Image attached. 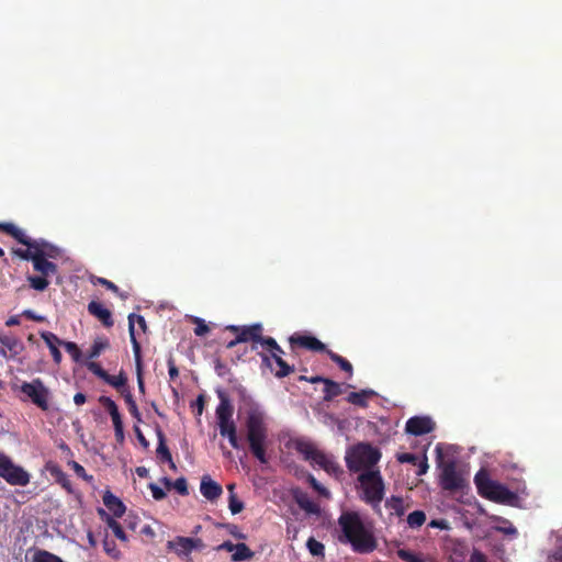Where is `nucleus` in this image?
Returning a JSON list of instances; mask_svg holds the SVG:
<instances>
[{
  "label": "nucleus",
  "mask_w": 562,
  "mask_h": 562,
  "mask_svg": "<svg viewBox=\"0 0 562 562\" xmlns=\"http://www.w3.org/2000/svg\"><path fill=\"white\" fill-rule=\"evenodd\" d=\"M124 397V401L128 407V412L130 414L137 420V422H142V415L138 411V407H137V404L136 402L134 401L133 398V395L131 393V391H123V395Z\"/></svg>",
  "instance_id": "obj_41"
},
{
  "label": "nucleus",
  "mask_w": 562,
  "mask_h": 562,
  "mask_svg": "<svg viewBox=\"0 0 562 562\" xmlns=\"http://www.w3.org/2000/svg\"><path fill=\"white\" fill-rule=\"evenodd\" d=\"M161 482L167 486V488L173 487L182 496H187L189 494L188 483L184 477H178L173 482L168 477H162Z\"/></svg>",
  "instance_id": "obj_38"
},
{
  "label": "nucleus",
  "mask_w": 562,
  "mask_h": 562,
  "mask_svg": "<svg viewBox=\"0 0 562 562\" xmlns=\"http://www.w3.org/2000/svg\"><path fill=\"white\" fill-rule=\"evenodd\" d=\"M381 459V451L370 443L360 442L347 450L345 460L350 472L375 470L374 465Z\"/></svg>",
  "instance_id": "obj_4"
},
{
  "label": "nucleus",
  "mask_w": 562,
  "mask_h": 562,
  "mask_svg": "<svg viewBox=\"0 0 562 562\" xmlns=\"http://www.w3.org/2000/svg\"><path fill=\"white\" fill-rule=\"evenodd\" d=\"M289 341L292 347L297 346L317 352H326L328 350L321 340L311 335L294 334L289 338Z\"/></svg>",
  "instance_id": "obj_18"
},
{
  "label": "nucleus",
  "mask_w": 562,
  "mask_h": 562,
  "mask_svg": "<svg viewBox=\"0 0 562 562\" xmlns=\"http://www.w3.org/2000/svg\"><path fill=\"white\" fill-rule=\"evenodd\" d=\"M70 465H71L72 470L75 471V473L77 474V476L83 479L88 483H92L94 481L93 476L90 474H87L85 468L81 464H79L78 462L72 461V462H70Z\"/></svg>",
  "instance_id": "obj_48"
},
{
  "label": "nucleus",
  "mask_w": 562,
  "mask_h": 562,
  "mask_svg": "<svg viewBox=\"0 0 562 562\" xmlns=\"http://www.w3.org/2000/svg\"><path fill=\"white\" fill-rule=\"evenodd\" d=\"M103 381L117 390L122 395L123 391H130L127 386V376L124 371H121L117 375H111L108 373Z\"/></svg>",
  "instance_id": "obj_33"
},
{
  "label": "nucleus",
  "mask_w": 562,
  "mask_h": 562,
  "mask_svg": "<svg viewBox=\"0 0 562 562\" xmlns=\"http://www.w3.org/2000/svg\"><path fill=\"white\" fill-rule=\"evenodd\" d=\"M110 347L109 339L106 337H97L89 350L88 358H98L101 352Z\"/></svg>",
  "instance_id": "obj_37"
},
{
  "label": "nucleus",
  "mask_w": 562,
  "mask_h": 562,
  "mask_svg": "<svg viewBox=\"0 0 562 562\" xmlns=\"http://www.w3.org/2000/svg\"><path fill=\"white\" fill-rule=\"evenodd\" d=\"M41 338L45 341L47 347L49 348L53 360L56 364L61 362L63 356L58 346H63V340H60L54 333L52 331H42Z\"/></svg>",
  "instance_id": "obj_22"
},
{
  "label": "nucleus",
  "mask_w": 562,
  "mask_h": 562,
  "mask_svg": "<svg viewBox=\"0 0 562 562\" xmlns=\"http://www.w3.org/2000/svg\"><path fill=\"white\" fill-rule=\"evenodd\" d=\"M99 402L101 403V405L105 408V411L111 416L113 425L123 423L122 416L119 412V407H117L116 403L111 397L102 395L99 397Z\"/></svg>",
  "instance_id": "obj_28"
},
{
  "label": "nucleus",
  "mask_w": 562,
  "mask_h": 562,
  "mask_svg": "<svg viewBox=\"0 0 562 562\" xmlns=\"http://www.w3.org/2000/svg\"><path fill=\"white\" fill-rule=\"evenodd\" d=\"M19 234L20 235L18 236V238L14 239L26 247L34 248V252L40 254L42 258L49 259L57 258L59 256V249L55 245L44 239L33 240L30 237H27L25 233L20 228Z\"/></svg>",
  "instance_id": "obj_13"
},
{
  "label": "nucleus",
  "mask_w": 562,
  "mask_h": 562,
  "mask_svg": "<svg viewBox=\"0 0 562 562\" xmlns=\"http://www.w3.org/2000/svg\"><path fill=\"white\" fill-rule=\"evenodd\" d=\"M234 484H229L227 486V490L229 491V499H228V507L233 515L239 514L244 509V503L239 501L236 495L234 494Z\"/></svg>",
  "instance_id": "obj_42"
},
{
  "label": "nucleus",
  "mask_w": 562,
  "mask_h": 562,
  "mask_svg": "<svg viewBox=\"0 0 562 562\" xmlns=\"http://www.w3.org/2000/svg\"><path fill=\"white\" fill-rule=\"evenodd\" d=\"M326 353L330 358L333 362H335L342 371L348 373V376L351 378L353 374V368L352 364L344 357L339 356L338 353L326 350Z\"/></svg>",
  "instance_id": "obj_39"
},
{
  "label": "nucleus",
  "mask_w": 562,
  "mask_h": 562,
  "mask_svg": "<svg viewBox=\"0 0 562 562\" xmlns=\"http://www.w3.org/2000/svg\"><path fill=\"white\" fill-rule=\"evenodd\" d=\"M134 316H135V314H130V316H128V330H130L131 342L133 346L136 370L140 371L142 370V353H140V345L135 337Z\"/></svg>",
  "instance_id": "obj_26"
},
{
  "label": "nucleus",
  "mask_w": 562,
  "mask_h": 562,
  "mask_svg": "<svg viewBox=\"0 0 562 562\" xmlns=\"http://www.w3.org/2000/svg\"><path fill=\"white\" fill-rule=\"evenodd\" d=\"M426 521V514L423 510H414L407 516V524L411 528H419Z\"/></svg>",
  "instance_id": "obj_44"
},
{
  "label": "nucleus",
  "mask_w": 562,
  "mask_h": 562,
  "mask_svg": "<svg viewBox=\"0 0 562 562\" xmlns=\"http://www.w3.org/2000/svg\"><path fill=\"white\" fill-rule=\"evenodd\" d=\"M12 390L20 393L21 401H30L44 412L49 409L50 391L40 378L33 379L31 382H22L20 385H13Z\"/></svg>",
  "instance_id": "obj_8"
},
{
  "label": "nucleus",
  "mask_w": 562,
  "mask_h": 562,
  "mask_svg": "<svg viewBox=\"0 0 562 562\" xmlns=\"http://www.w3.org/2000/svg\"><path fill=\"white\" fill-rule=\"evenodd\" d=\"M244 427L250 453L261 464H267L269 462L267 456L269 428L266 413L258 406L249 407L246 412Z\"/></svg>",
  "instance_id": "obj_2"
},
{
  "label": "nucleus",
  "mask_w": 562,
  "mask_h": 562,
  "mask_svg": "<svg viewBox=\"0 0 562 562\" xmlns=\"http://www.w3.org/2000/svg\"><path fill=\"white\" fill-rule=\"evenodd\" d=\"M228 532L236 539L245 540L247 537L240 532L236 525H227Z\"/></svg>",
  "instance_id": "obj_61"
},
{
  "label": "nucleus",
  "mask_w": 562,
  "mask_h": 562,
  "mask_svg": "<svg viewBox=\"0 0 562 562\" xmlns=\"http://www.w3.org/2000/svg\"><path fill=\"white\" fill-rule=\"evenodd\" d=\"M294 449L302 454L305 461H308L313 467L317 465L329 475L339 477L344 473L334 456L317 449L311 441L297 439L294 441Z\"/></svg>",
  "instance_id": "obj_3"
},
{
  "label": "nucleus",
  "mask_w": 562,
  "mask_h": 562,
  "mask_svg": "<svg viewBox=\"0 0 562 562\" xmlns=\"http://www.w3.org/2000/svg\"><path fill=\"white\" fill-rule=\"evenodd\" d=\"M93 282L105 286L108 290L112 291L113 293L117 294L120 291V289L116 284H114L112 281H110L105 278L98 277V278H95V280Z\"/></svg>",
  "instance_id": "obj_56"
},
{
  "label": "nucleus",
  "mask_w": 562,
  "mask_h": 562,
  "mask_svg": "<svg viewBox=\"0 0 562 562\" xmlns=\"http://www.w3.org/2000/svg\"><path fill=\"white\" fill-rule=\"evenodd\" d=\"M263 327L260 323H256L248 326H241L239 334L237 335V341L241 342H252V344H262V339L266 337L262 336Z\"/></svg>",
  "instance_id": "obj_19"
},
{
  "label": "nucleus",
  "mask_w": 562,
  "mask_h": 562,
  "mask_svg": "<svg viewBox=\"0 0 562 562\" xmlns=\"http://www.w3.org/2000/svg\"><path fill=\"white\" fill-rule=\"evenodd\" d=\"M194 324L196 325L194 328V334L196 336H204L210 331V327L205 324L204 319L195 317Z\"/></svg>",
  "instance_id": "obj_53"
},
{
  "label": "nucleus",
  "mask_w": 562,
  "mask_h": 562,
  "mask_svg": "<svg viewBox=\"0 0 562 562\" xmlns=\"http://www.w3.org/2000/svg\"><path fill=\"white\" fill-rule=\"evenodd\" d=\"M474 482L479 494L492 502L514 505L518 498L516 493L510 491L507 486L491 480L483 471L475 474Z\"/></svg>",
  "instance_id": "obj_6"
},
{
  "label": "nucleus",
  "mask_w": 562,
  "mask_h": 562,
  "mask_svg": "<svg viewBox=\"0 0 562 562\" xmlns=\"http://www.w3.org/2000/svg\"><path fill=\"white\" fill-rule=\"evenodd\" d=\"M340 543L350 544L356 553L367 554L378 548L373 532L367 528L357 512H344L338 518Z\"/></svg>",
  "instance_id": "obj_1"
},
{
  "label": "nucleus",
  "mask_w": 562,
  "mask_h": 562,
  "mask_svg": "<svg viewBox=\"0 0 562 562\" xmlns=\"http://www.w3.org/2000/svg\"><path fill=\"white\" fill-rule=\"evenodd\" d=\"M502 521L506 525L504 527L502 526H496L495 527V530L501 532V533H504V535H507V536H517V529L516 527L507 519H502Z\"/></svg>",
  "instance_id": "obj_49"
},
{
  "label": "nucleus",
  "mask_w": 562,
  "mask_h": 562,
  "mask_svg": "<svg viewBox=\"0 0 562 562\" xmlns=\"http://www.w3.org/2000/svg\"><path fill=\"white\" fill-rule=\"evenodd\" d=\"M0 356L3 358H15L24 350V345L20 338L13 335H0Z\"/></svg>",
  "instance_id": "obj_16"
},
{
  "label": "nucleus",
  "mask_w": 562,
  "mask_h": 562,
  "mask_svg": "<svg viewBox=\"0 0 562 562\" xmlns=\"http://www.w3.org/2000/svg\"><path fill=\"white\" fill-rule=\"evenodd\" d=\"M148 487L151 491V495H153L154 499L161 501V499H164L166 497V492L160 486H158L157 484L150 483L148 485Z\"/></svg>",
  "instance_id": "obj_57"
},
{
  "label": "nucleus",
  "mask_w": 562,
  "mask_h": 562,
  "mask_svg": "<svg viewBox=\"0 0 562 562\" xmlns=\"http://www.w3.org/2000/svg\"><path fill=\"white\" fill-rule=\"evenodd\" d=\"M99 514L101 517H105V522H106L108 527L113 531L114 536L119 540L126 542L127 536H126L125 531L123 530L122 526L120 525V522H117L113 517L108 515L106 512L102 508L99 509Z\"/></svg>",
  "instance_id": "obj_32"
},
{
  "label": "nucleus",
  "mask_w": 562,
  "mask_h": 562,
  "mask_svg": "<svg viewBox=\"0 0 562 562\" xmlns=\"http://www.w3.org/2000/svg\"><path fill=\"white\" fill-rule=\"evenodd\" d=\"M114 435L117 442L122 443L124 441V426L122 424L113 425Z\"/></svg>",
  "instance_id": "obj_63"
},
{
  "label": "nucleus",
  "mask_w": 562,
  "mask_h": 562,
  "mask_svg": "<svg viewBox=\"0 0 562 562\" xmlns=\"http://www.w3.org/2000/svg\"><path fill=\"white\" fill-rule=\"evenodd\" d=\"M254 555L255 552L246 543L239 542L236 543L235 552L232 554L231 560L233 562L249 561Z\"/></svg>",
  "instance_id": "obj_34"
},
{
  "label": "nucleus",
  "mask_w": 562,
  "mask_h": 562,
  "mask_svg": "<svg viewBox=\"0 0 562 562\" xmlns=\"http://www.w3.org/2000/svg\"><path fill=\"white\" fill-rule=\"evenodd\" d=\"M220 404L216 407L215 415L220 435L228 439L234 449H240V440L237 436V426L233 420L234 406L223 391L217 392Z\"/></svg>",
  "instance_id": "obj_5"
},
{
  "label": "nucleus",
  "mask_w": 562,
  "mask_h": 562,
  "mask_svg": "<svg viewBox=\"0 0 562 562\" xmlns=\"http://www.w3.org/2000/svg\"><path fill=\"white\" fill-rule=\"evenodd\" d=\"M306 547L313 557L325 555V546L322 542L314 539L313 537L308 538Z\"/></svg>",
  "instance_id": "obj_45"
},
{
  "label": "nucleus",
  "mask_w": 562,
  "mask_h": 562,
  "mask_svg": "<svg viewBox=\"0 0 562 562\" xmlns=\"http://www.w3.org/2000/svg\"><path fill=\"white\" fill-rule=\"evenodd\" d=\"M14 254L23 260L33 261L36 252H34V248L27 247L26 249H16Z\"/></svg>",
  "instance_id": "obj_55"
},
{
  "label": "nucleus",
  "mask_w": 562,
  "mask_h": 562,
  "mask_svg": "<svg viewBox=\"0 0 562 562\" xmlns=\"http://www.w3.org/2000/svg\"><path fill=\"white\" fill-rule=\"evenodd\" d=\"M375 395L376 393L373 390H361L359 392L349 393L346 400L352 405L366 408L368 406V400Z\"/></svg>",
  "instance_id": "obj_25"
},
{
  "label": "nucleus",
  "mask_w": 562,
  "mask_h": 562,
  "mask_svg": "<svg viewBox=\"0 0 562 562\" xmlns=\"http://www.w3.org/2000/svg\"><path fill=\"white\" fill-rule=\"evenodd\" d=\"M99 402L101 403V405L105 408V411L111 416L113 425L123 423L122 416L119 412V407H117L116 403L111 397L102 395L99 397Z\"/></svg>",
  "instance_id": "obj_29"
},
{
  "label": "nucleus",
  "mask_w": 562,
  "mask_h": 562,
  "mask_svg": "<svg viewBox=\"0 0 562 562\" xmlns=\"http://www.w3.org/2000/svg\"><path fill=\"white\" fill-rule=\"evenodd\" d=\"M87 368L90 372H92L94 375H97L101 380H104L105 376L108 375V372L98 362L90 361L87 363Z\"/></svg>",
  "instance_id": "obj_50"
},
{
  "label": "nucleus",
  "mask_w": 562,
  "mask_h": 562,
  "mask_svg": "<svg viewBox=\"0 0 562 562\" xmlns=\"http://www.w3.org/2000/svg\"><path fill=\"white\" fill-rule=\"evenodd\" d=\"M262 348L266 351L259 352V357L261 358V363L266 368L273 371V367L271 363V358L273 357H283L284 350L281 348V346L277 342V340L273 337H266L262 339L261 344Z\"/></svg>",
  "instance_id": "obj_15"
},
{
  "label": "nucleus",
  "mask_w": 562,
  "mask_h": 562,
  "mask_svg": "<svg viewBox=\"0 0 562 562\" xmlns=\"http://www.w3.org/2000/svg\"><path fill=\"white\" fill-rule=\"evenodd\" d=\"M204 542L200 538H189L178 536L167 542V549L173 551L181 560L191 561L190 554L193 550H202Z\"/></svg>",
  "instance_id": "obj_11"
},
{
  "label": "nucleus",
  "mask_w": 562,
  "mask_h": 562,
  "mask_svg": "<svg viewBox=\"0 0 562 562\" xmlns=\"http://www.w3.org/2000/svg\"><path fill=\"white\" fill-rule=\"evenodd\" d=\"M274 361L278 369L273 370V374L278 379H283L291 373L294 372V366H290L285 360H283V357H273L271 358V362Z\"/></svg>",
  "instance_id": "obj_36"
},
{
  "label": "nucleus",
  "mask_w": 562,
  "mask_h": 562,
  "mask_svg": "<svg viewBox=\"0 0 562 562\" xmlns=\"http://www.w3.org/2000/svg\"><path fill=\"white\" fill-rule=\"evenodd\" d=\"M87 310L89 314L98 318L104 327L110 328L113 326L114 321L111 311L104 307L100 302L91 301Z\"/></svg>",
  "instance_id": "obj_20"
},
{
  "label": "nucleus",
  "mask_w": 562,
  "mask_h": 562,
  "mask_svg": "<svg viewBox=\"0 0 562 562\" xmlns=\"http://www.w3.org/2000/svg\"><path fill=\"white\" fill-rule=\"evenodd\" d=\"M0 231L13 238H18L20 235L19 227H16L13 223H0Z\"/></svg>",
  "instance_id": "obj_54"
},
{
  "label": "nucleus",
  "mask_w": 562,
  "mask_h": 562,
  "mask_svg": "<svg viewBox=\"0 0 562 562\" xmlns=\"http://www.w3.org/2000/svg\"><path fill=\"white\" fill-rule=\"evenodd\" d=\"M397 460L401 463H411L416 465L417 462L419 461V458L414 453H401L397 456Z\"/></svg>",
  "instance_id": "obj_58"
},
{
  "label": "nucleus",
  "mask_w": 562,
  "mask_h": 562,
  "mask_svg": "<svg viewBox=\"0 0 562 562\" xmlns=\"http://www.w3.org/2000/svg\"><path fill=\"white\" fill-rule=\"evenodd\" d=\"M324 385V402H331L335 397L342 394V385L331 379L325 378Z\"/></svg>",
  "instance_id": "obj_31"
},
{
  "label": "nucleus",
  "mask_w": 562,
  "mask_h": 562,
  "mask_svg": "<svg viewBox=\"0 0 562 562\" xmlns=\"http://www.w3.org/2000/svg\"><path fill=\"white\" fill-rule=\"evenodd\" d=\"M63 346H64L65 350L71 356V358L75 362L81 361L82 353L76 342L63 341Z\"/></svg>",
  "instance_id": "obj_47"
},
{
  "label": "nucleus",
  "mask_w": 562,
  "mask_h": 562,
  "mask_svg": "<svg viewBox=\"0 0 562 562\" xmlns=\"http://www.w3.org/2000/svg\"><path fill=\"white\" fill-rule=\"evenodd\" d=\"M445 551L451 562H465L469 547L464 540L449 539L446 542Z\"/></svg>",
  "instance_id": "obj_17"
},
{
  "label": "nucleus",
  "mask_w": 562,
  "mask_h": 562,
  "mask_svg": "<svg viewBox=\"0 0 562 562\" xmlns=\"http://www.w3.org/2000/svg\"><path fill=\"white\" fill-rule=\"evenodd\" d=\"M385 507L392 510L396 516L401 517L406 512L404 501L400 496H392L385 502Z\"/></svg>",
  "instance_id": "obj_40"
},
{
  "label": "nucleus",
  "mask_w": 562,
  "mask_h": 562,
  "mask_svg": "<svg viewBox=\"0 0 562 562\" xmlns=\"http://www.w3.org/2000/svg\"><path fill=\"white\" fill-rule=\"evenodd\" d=\"M200 491L201 494L211 502L217 499L223 493L222 486L217 482L213 481L209 475H204L202 477Z\"/></svg>",
  "instance_id": "obj_21"
},
{
  "label": "nucleus",
  "mask_w": 562,
  "mask_h": 562,
  "mask_svg": "<svg viewBox=\"0 0 562 562\" xmlns=\"http://www.w3.org/2000/svg\"><path fill=\"white\" fill-rule=\"evenodd\" d=\"M294 499L299 507L307 514L317 515L319 514V506L311 499L307 493L302 491L294 492Z\"/></svg>",
  "instance_id": "obj_23"
},
{
  "label": "nucleus",
  "mask_w": 562,
  "mask_h": 562,
  "mask_svg": "<svg viewBox=\"0 0 562 562\" xmlns=\"http://www.w3.org/2000/svg\"><path fill=\"white\" fill-rule=\"evenodd\" d=\"M32 263L34 271L38 272L40 276H27L26 280L32 289L43 292L49 285L48 277L58 274V267L48 258H42L40 254L35 255Z\"/></svg>",
  "instance_id": "obj_9"
},
{
  "label": "nucleus",
  "mask_w": 562,
  "mask_h": 562,
  "mask_svg": "<svg viewBox=\"0 0 562 562\" xmlns=\"http://www.w3.org/2000/svg\"><path fill=\"white\" fill-rule=\"evenodd\" d=\"M156 435L158 439V447H157V458L161 463H165L166 461H171V452L169 448L166 445V436L164 431L160 429V427L156 428Z\"/></svg>",
  "instance_id": "obj_27"
},
{
  "label": "nucleus",
  "mask_w": 562,
  "mask_h": 562,
  "mask_svg": "<svg viewBox=\"0 0 562 562\" xmlns=\"http://www.w3.org/2000/svg\"><path fill=\"white\" fill-rule=\"evenodd\" d=\"M470 562H487V559L484 553L474 549L470 557Z\"/></svg>",
  "instance_id": "obj_64"
},
{
  "label": "nucleus",
  "mask_w": 562,
  "mask_h": 562,
  "mask_svg": "<svg viewBox=\"0 0 562 562\" xmlns=\"http://www.w3.org/2000/svg\"><path fill=\"white\" fill-rule=\"evenodd\" d=\"M22 315L24 317H26L27 319H31V321H34V322H37V323H42L45 321V317L44 316H41V315H36L33 311L31 310H25L23 311Z\"/></svg>",
  "instance_id": "obj_62"
},
{
  "label": "nucleus",
  "mask_w": 562,
  "mask_h": 562,
  "mask_svg": "<svg viewBox=\"0 0 562 562\" xmlns=\"http://www.w3.org/2000/svg\"><path fill=\"white\" fill-rule=\"evenodd\" d=\"M310 485L321 495L328 497L329 491L324 487L313 475H308L307 479Z\"/></svg>",
  "instance_id": "obj_52"
},
{
  "label": "nucleus",
  "mask_w": 562,
  "mask_h": 562,
  "mask_svg": "<svg viewBox=\"0 0 562 562\" xmlns=\"http://www.w3.org/2000/svg\"><path fill=\"white\" fill-rule=\"evenodd\" d=\"M32 562H65L59 557L46 550H38L34 553Z\"/></svg>",
  "instance_id": "obj_43"
},
{
  "label": "nucleus",
  "mask_w": 562,
  "mask_h": 562,
  "mask_svg": "<svg viewBox=\"0 0 562 562\" xmlns=\"http://www.w3.org/2000/svg\"><path fill=\"white\" fill-rule=\"evenodd\" d=\"M436 424L429 416L411 417L405 425V431L413 436H423L431 432Z\"/></svg>",
  "instance_id": "obj_14"
},
{
  "label": "nucleus",
  "mask_w": 562,
  "mask_h": 562,
  "mask_svg": "<svg viewBox=\"0 0 562 562\" xmlns=\"http://www.w3.org/2000/svg\"><path fill=\"white\" fill-rule=\"evenodd\" d=\"M103 503L115 517H121L125 512V505L111 492H106L103 495Z\"/></svg>",
  "instance_id": "obj_24"
},
{
  "label": "nucleus",
  "mask_w": 562,
  "mask_h": 562,
  "mask_svg": "<svg viewBox=\"0 0 562 562\" xmlns=\"http://www.w3.org/2000/svg\"><path fill=\"white\" fill-rule=\"evenodd\" d=\"M361 491L360 498L373 508L379 507L384 498L385 485L380 470H369L358 475Z\"/></svg>",
  "instance_id": "obj_7"
},
{
  "label": "nucleus",
  "mask_w": 562,
  "mask_h": 562,
  "mask_svg": "<svg viewBox=\"0 0 562 562\" xmlns=\"http://www.w3.org/2000/svg\"><path fill=\"white\" fill-rule=\"evenodd\" d=\"M465 480L457 471L453 462L447 463L440 474V486L449 493H457L464 488Z\"/></svg>",
  "instance_id": "obj_12"
},
{
  "label": "nucleus",
  "mask_w": 562,
  "mask_h": 562,
  "mask_svg": "<svg viewBox=\"0 0 562 562\" xmlns=\"http://www.w3.org/2000/svg\"><path fill=\"white\" fill-rule=\"evenodd\" d=\"M0 477L10 485L26 486L30 483V474L3 452H0Z\"/></svg>",
  "instance_id": "obj_10"
},
{
  "label": "nucleus",
  "mask_w": 562,
  "mask_h": 562,
  "mask_svg": "<svg viewBox=\"0 0 562 562\" xmlns=\"http://www.w3.org/2000/svg\"><path fill=\"white\" fill-rule=\"evenodd\" d=\"M99 402L101 403V405L105 408V411L111 416L113 425L123 423L122 416L119 412V407H117L116 403L111 397L102 395L99 397Z\"/></svg>",
  "instance_id": "obj_30"
},
{
  "label": "nucleus",
  "mask_w": 562,
  "mask_h": 562,
  "mask_svg": "<svg viewBox=\"0 0 562 562\" xmlns=\"http://www.w3.org/2000/svg\"><path fill=\"white\" fill-rule=\"evenodd\" d=\"M133 429H134V432H135L136 438H137L138 442L140 443V446L144 449H147L149 447V441L145 438L140 428L138 426L134 425Z\"/></svg>",
  "instance_id": "obj_60"
},
{
  "label": "nucleus",
  "mask_w": 562,
  "mask_h": 562,
  "mask_svg": "<svg viewBox=\"0 0 562 562\" xmlns=\"http://www.w3.org/2000/svg\"><path fill=\"white\" fill-rule=\"evenodd\" d=\"M103 549L105 551V553L111 557L112 559L114 560H120L121 559V551L116 548V544L113 540H109L108 538H105L103 540Z\"/></svg>",
  "instance_id": "obj_46"
},
{
  "label": "nucleus",
  "mask_w": 562,
  "mask_h": 562,
  "mask_svg": "<svg viewBox=\"0 0 562 562\" xmlns=\"http://www.w3.org/2000/svg\"><path fill=\"white\" fill-rule=\"evenodd\" d=\"M49 472L63 488H65L70 494L74 492L69 476L58 465L49 468Z\"/></svg>",
  "instance_id": "obj_35"
},
{
  "label": "nucleus",
  "mask_w": 562,
  "mask_h": 562,
  "mask_svg": "<svg viewBox=\"0 0 562 562\" xmlns=\"http://www.w3.org/2000/svg\"><path fill=\"white\" fill-rule=\"evenodd\" d=\"M168 364V373L171 380H175L179 376V370L175 363V360L172 357H170L167 361Z\"/></svg>",
  "instance_id": "obj_59"
},
{
  "label": "nucleus",
  "mask_w": 562,
  "mask_h": 562,
  "mask_svg": "<svg viewBox=\"0 0 562 562\" xmlns=\"http://www.w3.org/2000/svg\"><path fill=\"white\" fill-rule=\"evenodd\" d=\"M398 557L406 562H419L425 555L415 554L407 550H400L397 552Z\"/></svg>",
  "instance_id": "obj_51"
}]
</instances>
